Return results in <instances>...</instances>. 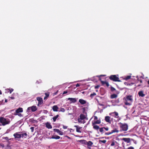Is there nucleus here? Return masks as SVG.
Instances as JSON below:
<instances>
[{
  "label": "nucleus",
  "mask_w": 149,
  "mask_h": 149,
  "mask_svg": "<svg viewBox=\"0 0 149 149\" xmlns=\"http://www.w3.org/2000/svg\"><path fill=\"white\" fill-rule=\"evenodd\" d=\"M132 96L128 95L126 96V98H124V102L125 105H131V103L133 101Z\"/></svg>",
  "instance_id": "f257e3e1"
},
{
  "label": "nucleus",
  "mask_w": 149,
  "mask_h": 149,
  "mask_svg": "<svg viewBox=\"0 0 149 149\" xmlns=\"http://www.w3.org/2000/svg\"><path fill=\"white\" fill-rule=\"evenodd\" d=\"M0 123L2 124L3 126H5L9 124L10 123V121L8 118H6L3 117H1L0 118Z\"/></svg>",
  "instance_id": "f03ea898"
},
{
  "label": "nucleus",
  "mask_w": 149,
  "mask_h": 149,
  "mask_svg": "<svg viewBox=\"0 0 149 149\" xmlns=\"http://www.w3.org/2000/svg\"><path fill=\"white\" fill-rule=\"evenodd\" d=\"M120 128V131H125L127 130L128 129V126L126 123H123L121 122L119 123Z\"/></svg>",
  "instance_id": "7ed1b4c3"
},
{
  "label": "nucleus",
  "mask_w": 149,
  "mask_h": 149,
  "mask_svg": "<svg viewBox=\"0 0 149 149\" xmlns=\"http://www.w3.org/2000/svg\"><path fill=\"white\" fill-rule=\"evenodd\" d=\"M109 79L110 80L114 81H121L119 79V77H117L115 75H111L109 77Z\"/></svg>",
  "instance_id": "20e7f679"
},
{
  "label": "nucleus",
  "mask_w": 149,
  "mask_h": 149,
  "mask_svg": "<svg viewBox=\"0 0 149 149\" xmlns=\"http://www.w3.org/2000/svg\"><path fill=\"white\" fill-rule=\"evenodd\" d=\"M37 108L36 106H33L28 108L27 109V111L28 112H30V111L32 112H34L37 110Z\"/></svg>",
  "instance_id": "39448f33"
},
{
  "label": "nucleus",
  "mask_w": 149,
  "mask_h": 149,
  "mask_svg": "<svg viewBox=\"0 0 149 149\" xmlns=\"http://www.w3.org/2000/svg\"><path fill=\"white\" fill-rule=\"evenodd\" d=\"M121 140H123L124 142L127 143H129L131 141H134V140L130 138H123L121 139Z\"/></svg>",
  "instance_id": "423d86ee"
},
{
  "label": "nucleus",
  "mask_w": 149,
  "mask_h": 149,
  "mask_svg": "<svg viewBox=\"0 0 149 149\" xmlns=\"http://www.w3.org/2000/svg\"><path fill=\"white\" fill-rule=\"evenodd\" d=\"M37 100L38 101V106L41 105L43 103V100L42 98L40 97H37L36 98Z\"/></svg>",
  "instance_id": "0eeeda50"
},
{
  "label": "nucleus",
  "mask_w": 149,
  "mask_h": 149,
  "mask_svg": "<svg viewBox=\"0 0 149 149\" xmlns=\"http://www.w3.org/2000/svg\"><path fill=\"white\" fill-rule=\"evenodd\" d=\"M23 110L22 108L19 107L16 109L15 111V112L14 113V115H17V113H21L23 112Z\"/></svg>",
  "instance_id": "6e6552de"
},
{
  "label": "nucleus",
  "mask_w": 149,
  "mask_h": 149,
  "mask_svg": "<svg viewBox=\"0 0 149 149\" xmlns=\"http://www.w3.org/2000/svg\"><path fill=\"white\" fill-rule=\"evenodd\" d=\"M109 115L116 118H118V113L116 112L110 113H109Z\"/></svg>",
  "instance_id": "1a4fd4ad"
},
{
  "label": "nucleus",
  "mask_w": 149,
  "mask_h": 149,
  "mask_svg": "<svg viewBox=\"0 0 149 149\" xmlns=\"http://www.w3.org/2000/svg\"><path fill=\"white\" fill-rule=\"evenodd\" d=\"M99 80L101 81V83L102 84V85L105 86V85H106V86L107 87H108L109 86V85L108 82L106 81H102L101 78H99Z\"/></svg>",
  "instance_id": "9d476101"
},
{
  "label": "nucleus",
  "mask_w": 149,
  "mask_h": 149,
  "mask_svg": "<svg viewBox=\"0 0 149 149\" xmlns=\"http://www.w3.org/2000/svg\"><path fill=\"white\" fill-rule=\"evenodd\" d=\"M92 124L93 129L97 131H98L99 130V129H100L99 126L96 125L95 124L93 123V122H92Z\"/></svg>",
  "instance_id": "9b49d317"
},
{
  "label": "nucleus",
  "mask_w": 149,
  "mask_h": 149,
  "mask_svg": "<svg viewBox=\"0 0 149 149\" xmlns=\"http://www.w3.org/2000/svg\"><path fill=\"white\" fill-rule=\"evenodd\" d=\"M18 132H16L13 134L15 139H20L21 138V134H18Z\"/></svg>",
  "instance_id": "f8f14e48"
},
{
  "label": "nucleus",
  "mask_w": 149,
  "mask_h": 149,
  "mask_svg": "<svg viewBox=\"0 0 149 149\" xmlns=\"http://www.w3.org/2000/svg\"><path fill=\"white\" fill-rule=\"evenodd\" d=\"M53 130L54 132L58 133L59 135H62L63 134V133L60 131L59 129H54Z\"/></svg>",
  "instance_id": "ddd939ff"
},
{
  "label": "nucleus",
  "mask_w": 149,
  "mask_h": 149,
  "mask_svg": "<svg viewBox=\"0 0 149 149\" xmlns=\"http://www.w3.org/2000/svg\"><path fill=\"white\" fill-rule=\"evenodd\" d=\"M110 117L109 116H106L105 118V120L107 122L111 123V121L110 120Z\"/></svg>",
  "instance_id": "4468645a"
},
{
  "label": "nucleus",
  "mask_w": 149,
  "mask_h": 149,
  "mask_svg": "<svg viewBox=\"0 0 149 149\" xmlns=\"http://www.w3.org/2000/svg\"><path fill=\"white\" fill-rule=\"evenodd\" d=\"M68 100H70V103H74L77 101V100L76 98H68Z\"/></svg>",
  "instance_id": "2eb2a0df"
},
{
  "label": "nucleus",
  "mask_w": 149,
  "mask_h": 149,
  "mask_svg": "<svg viewBox=\"0 0 149 149\" xmlns=\"http://www.w3.org/2000/svg\"><path fill=\"white\" fill-rule=\"evenodd\" d=\"M138 94L139 97H144L145 95L143 93V91H139Z\"/></svg>",
  "instance_id": "dca6fc26"
},
{
  "label": "nucleus",
  "mask_w": 149,
  "mask_h": 149,
  "mask_svg": "<svg viewBox=\"0 0 149 149\" xmlns=\"http://www.w3.org/2000/svg\"><path fill=\"white\" fill-rule=\"evenodd\" d=\"M21 137L22 138H25L27 136V134L26 133H23V132H21Z\"/></svg>",
  "instance_id": "f3484780"
},
{
  "label": "nucleus",
  "mask_w": 149,
  "mask_h": 149,
  "mask_svg": "<svg viewBox=\"0 0 149 149\" xmlns=\"http://www.w3.org/2000/svg\"><path fill=\"white\" fill-rule=\"evenodd\" d=\"M79 102L81 104H84L86 103V101L82 99H80Z\"/></svg>",
  "instance_id": "a211bd4d"
},
{
  "label": "nucleus",
  "mask_w": 149,
  "mask_h": 149,
  "mask_svg": "<svg viewBox=\"0 0 149 149\" xmlns=\"http://www.w3.org/2000/svg\"><path fill=\"white\" fill-rule=\"evenodd\" d=\"M58 107L57 105H54L52 107V109L54 111H58Z\"/></svg>",
  "instance_id": "6ab92c4d"
},
{
  "label": "nucleus",
  "mask_w": 149,
  "mask_h": 149,
  "mask_svg": "<svg viewBox=\"0 0 149 149\" xmlns=\"http://www.w3.org/2000/svg\"><path fill=\"white\" fill-rule=\"evenodd\" d=\"M46 127L48 129H51L52 128V127L51 125L48 122L46 123Z\"/></svg>",
  "instance_id": "aec40b11"
},
{
  "label": "nucleus",
  "mask_w": 149,
  "mask_h": 149,
  "mask_svg": "<svg viewBox=\"0 0 149 149\" xmlns=\"http://www.w3.org/2000/svg\"><path fill=\"white\" fill-rule=\"evenodd\" d=\"M74 127L76 128V132H78L81 133V132L80 130L81 128V127H79L77 125H75Z\"/></svg>",
  "instance_id": "412c9836"
},
{
  "label": "nucleus",
  "mask_w": 149,
  "mask_h": 149,
  "mask_svg": "<svg viewBox=\"0 0 149 149\" xmlns=\"http://www.w3.org/2000/svg\"><path fill=\"white\" fill-rule=\"evenodd\" d=\"M77 141L81 143L86 145L87 141L85 140H78Z\"/></svg>",
  "instance_id": "4be33fe9"
},
{
  "label": "nucleus",
  "mask_w": 149,
  "mask_h": 149,
  "mask_svg": "<svg viewBox=\"0 0 149 149\" xmlns=\"http://www.w3.org/2000/svg\"><path fill=\"white\" fill-rule=\"evenodd\" d=\"M45 96L44 97V100H46L47 99L48 97L49 96V92H48L47 93H45Z\"/></svg>",
  "instance_id": "5701e85b"
},
{
  "label": "nucleus",
  "mask_w": 149,
  "mask_h": 149,
  "mask_svg": "<svg viewBox=\"0 0 149 149\" xmlns=\"http://www.w3.org/2000/svg\"><path fill=\"white\" fill-rule=\"evenodd\" d=\"M93 144V143L91 141H89L88 142L86 141V145L88 146H91Z\"/></svg>",
  "instance_id": "b1692460"
},
{
  "label": "nucleus",
  "mask_w": 149,
  "mask_h": 149,
  "mask_svg": "<svg viewBox=\"0 0 149 149\" xmlns=\"http://www.w3.org/2000/svg\"><path fill=\"white\" fill-rule=\"evenodd\" d=\"M60 137L59 136H58V135H56L55 136H52L50 139H58L60 138Z\"/></svg>",
  "instance_id": "393cba45"
},
{
  "label": "nucleus",
  "mask_w": 149,
  "mask_h": 149,
  "mask_svg": "<svg viewBox=\"0 0 149 149\" xmlns=\"http://www.w3.org/2000/svg\"><path fill=\"white\" fill-rule=\"evenodd\" d=\"M118 96V95L117 94H114L111 95L110 98L111 99H114L116 98Z\"/></svg>",
  "instance_id": "a878e982"
},
{
  "label": "nucleus",
  "mask_w": 149,
  "mask_h": 149,
  "mask_svg": "<svg viewBox=\"0 0 149 149\" xmlns=\"http://www.w3.org/2000/svg\"><path fill=\"white\" fill-rule=\"evenodd\" d=\"M118 130H117L115 128L114 129L111 130V133H109V134H112L114 132L118 133Z\"/></svg>",
  "instance_id": "bb28decb"
},
{
  "label": "nucleus",
  "mask_w": 149,
  "mask_h": 149,
  "mask_svg": "<svg viewBox=\"0 0 149 149\" xmlns=\"http://www.w3.org/2000/svg\"><path fill=\"white\" fill-rule=\"evenodd\" d=\"M80 118L81 120H83L85 118V116L83 114H81L80 116Z\"/></svg>",
  "instance_id": "cd10ccee"
},
{
  "label": "nucleus",
  "mask_w": 149,
  "mask_h": 149,
  "mask_svg": "<svg viewBox=\"0 0 149 149\" xmlns=\"http://www.w3.org/2000/svg\"><path fill=\"white\" fill-rule=\"evenodd\" d=\"M101 121L100 120H98L96 121L93 122V123L95 124H100L101 123Z\"/></svg>",
  "instance_id": "c85d7f7f"
},
{
  "label": "nucleus",
  "mask_w": 149,
  "mask_h": 149,
  "mask_svg": "<svg viewBox=\"0 0 149 149\" xmlns=\"http://www.w3.org/2000/svg\"><path fill=\"white\" fill-rule=\"evenodd\" d=\"M59 116V115L58 114H57L56 116L52 118V119H53L54 122L56 121V119Z\"/></svg>",
  "instance_id": "c756f323"
},
{
  "label": "nucleus",
  "mask_w": 149,
  "mask_h": 149,
  "mask_svg": "<svg viewBox=\"0 0 149 149\" xmlns=\"http://www.w3.org/2000/svg\"><path fill=\"white\" fill-rule=\"evenodd\" d=\"M131 76L130 75L127 76V77H125L124 79L126 80H127L128 79H129L131 78Z\"/></svg>",
  "instance_id": "7c9ffc66"
},
{
  "label": "nucleus",
  "mask_w": 149,
  "mask_h": 149,
  "mask_svg": "<svg viewBox=\"0 0 149 149\" xmlns=\"http://www.w3.org/2000/svg\"><path fill=\"white\" fill-rule=\"evenodd\" d=\"M7 91L8 90V92H9L10 94L13 91V88L8 89L6 90Z\"/></svg>",
  "instance_id": "2f4dec72"
},
{
  "label": "nucleus",
  "mask_w": 149,
  "mask_h": 149,
  "mask_svg": "<svg viewBox=\"0 0 149 149\" xmlns=\"http://www.w3.org/2000/svg\"><path fill=\"white\" fill-rule=\"evenodd\" d=\"M104 127L100 128L99 129L100 132L102 134L103 133V132L104 131Z\"/></svg>",
  "instance_id": "473e14b6"
},
{
  "label": "nucleus",
  "mask_w": 149,
  "mask_h": 149,
  "mask_svg": "<svg viewBox=\"0 0 149 149\" xmlns=\"http://www.w3.org/2000/svg\"><path fill=\"white\" fill-rule=\"evenodd\" d=\"M96 95V93H92L90 95V97L91 98H93L94 96Z\"/></svg>",
  "instance_id": "72a5a7b5"
},
{
  "label": "nucleus",
  "mask_w": 149,
  "mask_h": 149,
  "mask_svg": "<svg viewBox=\"0 0 149 149\" xmlns=\"http://www.w3.org/2000/svg\"><path fill=\"white\" fill-rule=\"evenodd\" d=\"M111 90L112 92H113L114 91H116V90L115 88L113 87H111Z\"/></svg>",
  "instance_id": "f704fd0d"
},
{
  "label": "nucleus",
  "mask_w": 149,
  "mask_h": 149,
  "mask_svg": "<svg viewBox=\"0 0 149 149\" xmlns=\"http://www.w3.org/2000/svg\"><path fill=\"white\" fill-rule=\"evenodd\" d=\"M100 142H101L102 143H105L106 142V140H99Z\"/></svg>",
  "instance_id": "c9c22d12"
},
{
  "label": "nucleus",
  "mask_w": 149,
  "mask_h": 149,
  "mask_svg": "<svg viewBox=\"0 0 149 149\" xmlns=\"http://www.w3.org/2000/svg\"><path fill=\"white\" fill-rule=\"evenodd\" d=\"M125 149H135L132 146H130L128 147L127 148H125Z\"/></svg>",
  "instance_id": "e433bc0d"
},
{
  "label": "nucleus",
  "mask_w": 149,
  "mask_h": 149,
  "mask_svg": "<svg viewBox=\"0 0 149 149\" xmlns=\"http://www.w3.org/2000/svg\"><path fill=\"white\" fill-rule=\"evenodd\" d=\"M60 111L62 112H64L65 111V109L63 108H61L60 109Z\"/></svg>",
  "instance_id": "4c0bfd02"
},
{
  "label": "nucleus",
  "mask_w": 149,
  "mask_h": 149,
  "mask_svg": "<svg viewBox=\"0 0 149 149\" xmlns=\"http://www.w3.org/2000/svg\"><path fill=\"white\" fill-rule=\"evenodd\" d=\"M30 129L31 130V132H33L34 131V127H31Z\"/></svg>",
  "instance_id": "58836bf2"
},
{
  "label": "nucleus",
  "mask_w": 149,
  "mask_h": 149,
  "mask_svg": "<svg viewBox=\"0 0 149 149\" xmlns=\"http://www.w3.org/2000/svg\"><path fill=\"white\" fill-rule=\"evenodd\" d=\"M3 139L7 141H8L9 140L8 138V137H4Z\"/></svg>",
  "instance_id": "ea45409f"
},
{
  "label": "nucleus",
  "mask_w": 149,
  "mask_h": 149,
  "mask_svg": "<svg viewBox=\"0 0 149 149\" xmlns=\"http://www.w3.org/2000/svg\"><path fill=\"white\" fill-rule=\"evenodd\" d=\"M115 144V143L114 142H112L111 144V146H114Z\"/></svg>",
  "instance_id": "a19ab883"
},
{
  "label": "nucleus",
  "mask_w": 149,
  "mask_h": 149,
  "mask_svg": "<svg viewBox=\"0 0 149 149\" xmlns=\"http://www.w3.org/2000/svg\"><path fill=\"white\" fill-rule=\"evenodd\" d=\"M63 127L64 129H66L68 127L67 126H64V125H63Z\"/></svg>",
  "instance_id": "79ce46f5"
},
{
  "label": "nucleus",
  "mask_w": 149,
  "mask_h": 149,
  "mask_svg": "<svg viewBox=\"0 0 149 149\" xmlns=\"http://www.w3.org/2000/svg\"><path fill=\"white\" fill-rule=\"evenodd\" d=\"M104 129L106 131H107L109 130V128L108 127H104Z\"/></svg>",
  "instance_id": "37998d69"
},
{
  "label": "nucleus",
  "mask_w": 149,
  "mask_h": 149,
  "mask_svg": "<svg viewBox=\"0 0 149 149\" xmlns=\"http://www.w3.org/2000/svg\"><path fill=\"white\" fill-rule=\"evenodd\" d=\"M99 87H100L99 85H97L95 86V89H97V88H98Z\"/></svg>",
  "instance_id": "c03bdc74"
},
{
  "label": "nucleus",
  "mask_w": 149,
  "mask_h": 149,
  "mask_svg": "<svg viewBox=\"0 0 149 149\" xmlns=\"http://www.w3.org/2000/svg\"><path fill=\"white\" fill-rule=\"evenodd\" d=\"M97 119H98V118L97 117V116H94V120H97Z\"/></svg>",
  "instance_id": "a18cd8bd"
},
{
  "label": "nucleus",
  "mask_w": 149,
  "mask_h": 149,
  "mask_svg": "<svg viewBox=\"0 0 149 149\" xmlns=\"http://www.w3.org/2000/svg\"><path fill=\"white\" fill-rule=\"evenodd\" d=\"M68 93V91H64L63 93V94H65Z\"/></svg>",
  "instance_id": "49530a36"
},
{
  "label": "nucleus",
  "mask_w": 149,
  "mask_h": 149,
  "mask_svg": "<svg viewBox=\"0 0 149 149\" xmlns=\"http://www.w3.org/2000/svg\"><path fill=\"white\" fill-rule=\"evenodd\" d=\"M18 116H22V114L21 113H17V115Z\"/></svg>",
  "instance_id": "de8ad7c7"
},
{
  "label": "nucleus",
  "mask_w": 149,
  "mask_h": 149,
  "mask_svg": "<svg viewBox=\"0 0 149 149\" xmlns=\"http://www.w3.org/2000/svg\"><path fill=\"white\" fill-rule=\"evenodd\" d=\"M76 87H79V86H80V84L77 83L76 85Z\"/></svg>",
  "instance_id": "09e8293b"
},
{
  "label": "nucleus",
  "mask_w": 149,
  "mask_h": 149,
  "mask_svg": "<svg viewBox=\"0 0 149 149\" xmlns=\"http://www.w3.org/2000/svg\"><path fill=\"white\" fill-rule=\"evenodd\" d=\"M111 133V132H108V133H106L105 134L107 135H109L110 134H109V133Z\"/></svg>",
  "instance_id": "8fccbe9b"
},
{
  "label": "nucleus",
  "mask_w": 149,
  "mask_h": 149,
  "mask_svg": "<svg viewBox=\"0 0 149 149\" xmlns=\"http://www.w3.org/2000/svg\"><path fill=\"white\" fill-rule=\"evenodd\" d=\"M82 110L84 111V112L85 111L86 109L84 107L83 108Z\"/></svg>",
  "instance_id": "3c124183"
},
{
  "label": "nucleus",
  "mask_w": 149,
  "mask_h": 149,
  "mask_svg": "<svg viewBox=\"0 0 149 149\" xmlns=\"http://www.w3.org/2000/svg\"><path fill=\"white\" fill-rule=\"evenodd\" d=\"M65 136V137H67L68 139H70V137H69V136H68L66 135V136Z\"/></svg>",
  "instance_id": "603ef678"
},
{
  "label": "nucleus",
  "mask_w": 149,
  "mask_h": 149,
  "mask_svg": "<svg viewBox=\"0 0 149 149\" xmlns=\"http://www.w3.org/2000/svg\"><path fill=\"white\" fill-rule=\"evenodd\" d=\"M105 76V75H101L100 76H97L98 77H101V76Z\"/></svg>",
  "instance_id": "864d4df0"
},
{
  "label": "nucleus",
  "mask_w": 149,
  "mask_h": 149,
  "mask_svg": "<svg viewBox=\"0 0 149 149\" xmlns=\"http://www.w3.org/2000/svg\"><path fill=\"white\" fill-rule=\"evenodd\" d=\"M122 144L123 145V147H124V145H125L124 143V142H123L122 143Z\"/></svg>",
  "instance_id": "5fc2aeb1"
},
{
  "label": "nucleus",
  "mask_w": 149,
  "mask_h": 149,
  "mask_svg": "<svg viewBox=\"0 0 149 149\" xmlns=\"http://www.w3.org/2000/svg\"><path fill=\"white\" fill-rule=\"evenodd\" d=\"M136 78H137V80H138V81H139V80H140V79H139V78H138V76H137L136 77Z\"/></svg>",
  "instance_id": "6e6d98bb"
},
{
  "label": "nucleus",
  "mask_w": 149,
  "mask_h": 149,
  "mask_svg": "<svg viewBox=\"0 0 149 149\" xmlns=\"http://www.w3.org/2000/svg\"><path fill=\"white\" fill-rule=\"evenodd\" d=\"M139 81L141 83H142V80H139Z\"/></svg>",
  "instance_id": "4d7b16f0"
},
{
  "label": "nucleus",
  "mask_w": 149,
  "mask_h": 149,
  "mask_svg": "<svg viewBox=\"0 0 149 149\" xmlns=\"http://www.w3.org/2000/svg\"><path fill=\"white\" fill-rule=\"evenodd\" d=\"M11 98L12 99H15L14 97H11Z\"/></svg>",
  "instance_id": "13d9d810"
},
{
  "label": "nucleus",
  "mask_w": 149,
  "mask_h": 149,
  "mask_svg": "<svg viewBox=\"0 0 149 149\" xmlns=\"http://www.w3.org/2000/svg\"><path fill=\"white\" fill-rule=\"evenodd\" d=\"M5 102H7V99H6Z\"/></svg>",
  "instance_id": "bf43d9fd"
},
{
  "label": "nucleus",
  "mask_w": 149,
  "mask_h": 149,
  "mask_svg": "<svg viewBox=\"0 0 149 149\" xmlns=\"http://www.w3.org/2000/svg\"><path fill=\"white\" fill-rule=\"evenodd\" d=\"M141 84H139V85H138V86H137V87H139V86H141Z\"/></svg>",
  "instance_id": "052dcab7"
},
{
  "label": "nucleus",
  "mask_w": 149,
  "mask_h": 149,
  "mask_svg": "<svg viewBox=\"0 0 149 149\" xmlns=\"http://www.w3.org/2000/svg\"><path fill=\"white\" fill-rule=\"evenodd\" d=\"M2 94V92L1 90H0V94Z\"/></svg>",
  "instance_id": "680f3d73"
},
{
  "label": "nucleus",
  "mask_w": 149,
  "mask_h": 149,
  "mask_svg": "<svg viewBox=\"0 0 149 149\" xmlns=\"http://www.w3.org/2000/svg\"><path fill=\"white\" fill-rule=\"evenodd\" d=\"M148 84H149V80L147 81Z\"/></svg>",
  "instance_id": "e2e57ef3"
},
{
  "label": "nucleus",
  "mask_w": 149,
  "mask_h": 149,
  "mask_svg": "<svg viewBox=\"0 0 149 149\" xmlns=\"http://www.w3.org/2000/svg\"><path fill=\"white\" fill-rule=\"evenodd\" d=\"M135 112V111H134L132 112V114H133V113H134Z\"/></svg>",
  "instance_id": "0e129e2a"
},
{
  "label": "nucleus",
  "mask_w": 149,
  "mask_h": 149,
  "mask_svg": "<svg viewBox=\"0 0 149 149\" xmlns=\"http://www.w3.org/2000/svg\"><path fill=\"white\" fill-rule=\"evenodd\" d=\"M100 105H101V106H103V104H100Z\"/></svg>",
  "instance_id": "69168bd1"
},
{
  "label": "nucleus",
  "mask_w": 149,
  "mask_h": 149,
  "mask_svg": "<svg viewBox=\"0 0 149 149\" xmlns=\"http://www.w3.org/2000/svg\"><path fill=\"white\" fill-rule=\"evenodd\" d=\"M1 129V128H0V130Z\"/></svg>",
  "instance_id": "338daca9"
}]
</instances>
